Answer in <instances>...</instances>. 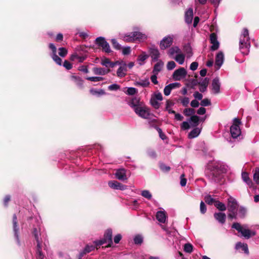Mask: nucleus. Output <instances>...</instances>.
Masks as SVG:
<instances>
[{
  "mask_svg": "<svg viewBox=\"0 0 259 259\" xmlns=\"http://www.w3.org/2000/svg\"><path fill=\"white\" fill-rule=\"evenodd\" d=\"M134 240L135 244H140L143 242V237L141 235H137L135 237Z\"/></svg>",
  "mask_w": 259,
  "mask_h": 259,
  "instance_id": "obj_53",
  "label": "nucleus"
},
{
  "mask_svg": "<svg viewBox=\"0 0 259 259\" xmlns=\"http://www.w3.org/2000/svg\"><path fill=\"white\" fill-rule=\"evenodd\" d=\"M241 176L243 181L249 187H252L253 183L251 179L249 178L248 173L246 172H242Z\"/></svg>",
  "mask_w": 259,
  "mask_h": 259,
  "instance_id": "obj_27",
  "label": "nucleus"
},
{
  "mask_svg": "<svg viewBox=\"0 0 259 259\" xmlns=\"http://www.w3.org/2000/svg\"><path fill=\"white\" fill-rule=\"evenodd\" d=\"M150 56L151 57L153 61H158L160 57V53L158 49L155 46H152L149 50Z\"/></svg>",
  "mask_w": 259,
  "mask_h": 259,
  "instance_id": "obj_11",
  "label": "nucleus"
},
{
  "mask_svg": "<svg viewBox=\"0 0 259 259\" xmlns=\"http://www.w3.org/2000/svg\"><path fill=\"white\" fill-rule=\"evenodd\" d=\"M173 39V35H168L164 37L160 42V49L161 50H164L169 47L172 44Z\"/></svg>",
  "mask_w": 259,
  "mask_h": 259,
  "instance_id": "obj_10",
  "label": "nucleus"
},
{
  "mask_svg": "<svg viewBox=\"0 0 259 259\" xmlns=\"http://www.w3.org/2000/svg\"><path fill=\"white\" fill-rule=\"evenodd\" d=\"M187 74L186 70L183 67H181L174 72L172 78L175 80L179 81L185 78L186 77Z\"/></svg>",
  "mask_w": 259,
  "mask_h": 259,
  "instance_id": "obj_8",
  "label": "nucleus"
},
{
  "mask_svg": "<svg viewBox=\"0 0 259 259\" xmlns=\"http://www.w3.org/2000/svg\"><path fill=\"white\" fill-rule=\"evenodd\" d=\"M138 92L137 89L133 87H129L127 88L126 94L128 95H134Z\"/></svg>",
  "mask_w": 259,
  "mask_h": 259,
  "instance_id": "obj_48",
  "label": "nucleus"
},
{
  "mask_svg": "<svg viewBox=\"0 0 259 259\" xmlns=\"http://www.w3.org/2000/svg\"><path fill=\"white\" fill-rule=\"evenodd\" d=\"M212 91L214 94H218L220 92L221 83L218 77L214 78L212 81Z\"/></svg>",
  "mask_w": 259,
  "mask_h": 259,
  "instance_id": "obj_14",
  "label": "nucleus"
},
{
  "mask_svg": "<svg viewBox=\"0 0 259 259\" xmlns=\"http://www.w3.org/2000/svg\"><path fill=\"white\" fill-rule=\"evenodd\" d=\"M150 84V81L148 78L144 79H141L135 82V85L138 87L143 88L148 87Z\"/></svg>",
  "mask_w": 259,
  "mask_h": 259,
  "instance_id": "obj_26",
  "label": "nucleus"
},
{
  "mask_svg": "<svg viewBox=\"0 0 259 259\" xmlns=\"http://www.w3.org/2000/svg\"><path fill=\"white\" fill-rule=\"evenodd\" d=\"M90 93L94 96H100L105 95V92L103 89L96 90L95 89H91L90 90Z\"/></svg>",
  "mask_w": 259,
  "mask_h": 259,
  "instance_id": "obj_37",
  "label": "nucleus"
},
{
  "mask_svg": "<svg viewBox=\"0 0 259 259\" xmlns=\"http://www.w3.org/2000/svg\"><path fill=\"white\" fill-rule=\"evenodd\" d=\"M171 90V89L169 87L168 85H166L163 90L164 95L166 96L169 95Z\"/></svg>",
  "mask_w": 259,
  "mask_h": 259,
  "instance_id": "obj_64",
  "label": "nucleus"
},
{
  "mask_svg": "<svg viewBox=\"0 0 259 259\" xmlns=\"http://www.w3.org/2000/svg\"><path fill=\"white\" fill-rule=\"evenodd\" d=\"M112 231L111 229H108L105 234L104 239L106 242V243L108 244L107 245V247H110L111 245L113 244L112 242Z\"/></svg>",
  "mask_w": 259,
  "mask_h": 259,
  "instance_id": "obj_18",
  "label": "nucleus"
},
{
  "mask_svg": "<svg viewBox=\"0 0 259 259\" xmlns=\"http://www.w3.org/2000/svg\"><path fill=\"white\" fill-rule=\"evenodd\" d=\"M184 250L186 252L191 253L193 251V246L190 243H186L184 245Z\"/></svg>",
  "mask_w": 259,
  "mask_h": 259,
  "instance_id": "obj_47",
  "label": "nucleus"
},
{
  "mask_svg": "<svg viewBox=\"0 0 259 259\" xmlns=\"http://www.w3.org/2000/svg\"><path fill=\"white\" fill-rule=\"evenodd\" d=\"M93 72L96 75H104L110 72L109 69H104L100 67H95L93 68Z\"/></svg>",
  "mask_w": 259,
  "mask_h": 259,
  "instance_id": "obj_23",
  "label": "nucleus"
},
{
  "mask_svg": "<svg viewBox=\"0 0 259 259\" xmlns=\"http://www.w3.org/2000/svg\"><path fill=\"white\" fill-rule=\"evenodd\" d=\"M206 209H206V205L203 201H201L200 202V210L201 213L202 214L205 213L206 211Z\"/></svg>",
  "mask_w": 259,
  "mask_h": 259,
  "instance_id": "obj_60",
  "label": "nucleus"
},
{
  "mask_svg": "<svg viewBox=\"0 0 259 259\" xmlns=\"http://www.w3.org/2000/svg\"><path fill=\"white\" fill-rule=\"evenodd\" d=\"M86 79L90 80L91 81L97 82L103 80L104 79V78L100 76H92L86 77Z\"/></svg>",
  "mask_w": 259,
  "mask_h": 259,
  "instance_id": "obj_45",
  "label": "nucleus"
},
{
  "mask_svg": "<svg viewBox=\"0 0 259 259\" xmlns=\"http://www.w3.org/2000/svg\"><path fill=\"white\" fill-rule=\"evenodd\" d=\"M163 65V62L162 61L159 60L158 61V62H157V63H156L154 66L152 71L153 73L158 74V73L162 70Z\"/></svg>",
  "mask_w": 259,
  "mask_h": 259,
  "instance_id": "obj_25",
  "label": "nucleus"
},
{
  "mask_svg": "<svg viewBox=\"0 0 259 259\" xmlns=\"http://www.w3.org/2000/svg\"><path fill=\"white\" fill-rule=\"evenodd\" d=\"M135 112L140 117L144 119H148L150 115L149 109L144 103L139 107L136 108Z\"/></svg>",
  "mask_w": 259,
  "mask_h": 259,
  "instance_id": "obj_7",
  "label": "nucleus"
},
{
  "mask_svg": "<svg viewBox=\"0 0 259 259\" xmlns=\"http://www.w3.org/2000/svg\"><path fill=\"white\" fill-rule=\"evenodd\" d=\"M176 66V64L175 62L173 61H171L168 62V63L167 64L166 67H167V70H172L173 69H174L175 68Z\"/></svg>",
  "mask_w": 259,
  "mask_h": 259,
  "instance_id": "obj_55",
  "label": "nucleus"
},
{
  "mask_svg": "<svg viewBox=\"0 0 259 259\" xmlns=\"http://www.w3.org/2000/svg\"><path fill=\"white\" fill-rule=\"evenodd\" d=\"M235 248L237 250L241 249L246 254H248L249 252L247 245L245 243H242L241 242L237 243L235 246Z\"/></svg>",
  "mask_w": 259,
  "mask_h": 259,
  "instance_id": "obj_30",
  "label": "nucleus"
},
{
  "mask_svg": "<svg viewBox=\"0 0 259 259\" xmlns=\"http://www.w3.org/2000/svg\"><path fill=\"white\" fill-rule=\"evenodd\" d=\"M160 168L162 171L164 172H168L169 171L170 168L169 166L166 165L163 163H161L160 164Z\"/></svg>",
  "mask_w": 259,
  "mask_h": 259,
  "instance_id": "obj_63",
  "label": "nucleus"
},
{
  "mask_svg": "<svg viewBox=\"0 0 259 259\" xmlns=\"http://www.w3.org/2000/svg\"><path fill=\"white\" fill-rule=\"evenodd\" d=\"M42 246H40V248L38 246H36V259H44V255L41 251Z\"/></svg>",
  "mask_w": 259,
  "mask_h": 259,
  "instance_id": "obj_41",
  "label": "nucleus"
},
{
  "mask_svg": "<svg viewBox=\"0 0 259 259\" xmlns=\"http://www.w3.org/2000/svg\"><path fill=\"white\" fill-rule=\"evenodd\" d=\"M201 132L200 128L198 127H196L194 128L192 131L190 132V133L188 135V138L189 139H193L197 136L200 134Z\"/></svg>",
  "mask_w": 259,
  "mask_h": 259,
  "instance_id": "obj_34",
  "label": "nucleus"
},
{
  "mask_svg": "<svg viewBox=\"0 0 259 259\" xmlns=\"http://www.w3.org/2000/svg\"><path fill=\"white\" fill-rule=\"evenodd\" d=\"M17 216L15 214H14L13 216V230L14 232V236L17 240V242L18 244H20V240L19 238L18 235V231L19 227L17 225Z\"/></svg>",
  "mask_w": 259,
  "mask_h": 259,
  "instance_id": "obj_16",
  "label": "nucleus"
},
{
  "mask_svg": "<svg viewBox=\"0 0 259 259\" xmlns=\"http://www.w3.org/2000/svg\"><path fill=\"white\" fill-rule=\"evenodd\" d=\"M156 218L158 222L164 223L166 219V213L164 211H158L156 214Z\"/></svg>",
  "mask_w": 259,
  "mask_h": 259,
  "instance_id": "obj_21",
  "label": "nucleus"
},
{
  "mask_svg": "<svg viewBox=\"0 0 259 259\" xmlns=\"http://www.w3.org/2000/svg\"><path fill=\"white\" fill-rule=\"evenodd\" d=\"M59 51V55L62 57H65L67 54V50L64 48H60Z\"/></svg>",
  "mask_w": 259,
  "mask_h": 259,
  "instance_id": "obj_54",
  "label": "nucleus"
},
{
  "mask_svg": "<svg viewBox=\"0 0 259 259\" xmlns=\"http://www.w3.org/2000/svg\"><path fill=\"white\" fill-rule=\"evenodd\" d=\"M228 166L222 161H217L213 163L210 170V177L212 181L218 182L222 178V174L226 172Z\"/></svg>",
  "mask_w": 259,
  "mask_h": 259,
  "instance_id": "obj_1",
  "label": "nucleus"
},
{
  "mask_svg": "<svg viewBox=\"0 0 259 259\" xmlns=\"http://www.w3.org/2000/svg\"><path fill=\"white\" fill-rule=\"evenodd\" d=\"M241 124L240 120L235 118L234 119L233 123L230 127V133L233 139H236L241 135V130L240 128V124Z\"/></svg>",
  "mask_w": 259,
  "mask_h": 259,
  "instance_id": "obj_5",
  "label": "nucleus"
},
{
  "mask_svg": "<svg viewBox=\"0 0 259 259\" xmlns=\"http://www.w3.org/2000/svg\"><path fill=\"white\" fill-rule=\"evenodd\" d=\"M150 104L155 109H157L160 107V104L159 101L155 100L154 98L151 97L150 99Z\"/></svg>",
  "mask_w": 259,
  "mask_h": 259,
  "instance_id": "obj_42",
  "label": "nucleus"
},
{
  "mask_svg": "<svg viewBox=\"0 0 259 259\" xmlns=\"http://www.w3.org/2000/svg\"><path fill=\"white\" fill-rule=\"evenodd\" d=\"M149 55L146 52H143L142 54L138 56L137 61L140 65H143L144 64V61L148 58Z\"/></svg>",
  "mask_w": 259,
  "mask_h": 259,
  "instance_id": "obj_32",
  "label": "nucleus"
},
{
  "mask_svg": "<svg viewBox=\"0 0 259 259\" xmlns=\"http://www.w3.org/2000/svg\"><path fill=\"white\" fill-rule=\"evenodd\" d=\"M135 32H132L124 34L123 36V40L126 42L135 41Z\"/></svg>",
  "mask_w": 259,
  "mask_h": 259,
  "instance_id": "obj_24",
  "label": "nucleus"
},
{
  "mask_svg": "<svg viewBox=\"0 0 259 259\" xmlns=\"http://www.w3.org/2000/svg\"><path fill=\"white\" fill-rule=\"evenodd\" d=\"M135 32V41H144L147 38V35L145 34L142 33L140 32Z\"/></svg>",
  "mask_w": 259,
  "mask_h": 259,
  "instance_id": "obj_35",
  "label": "nucleus"
},
{
  "mask_svg": "<svg viewBox=\"0 0 259 259\" xmlns=\"http://www.w3.org/2000/svg\"><path fill=\"white\" fill-rule=\"evenodd\" d=\"M193 18V9L189 8L185 13V21L188 24H191Z\"/></svg>",
  "mask_w": 259,
  "mask_h": 259,
  "instance_id": "obj_17",
  "label": "nucleus"
},
{
  "mask_svg": "<svg viewBox=\"0 0 259 259\" xmlns=\"http://www.w3.org/2000/svg\"><path fill=\"white\" fill-rule=\"evenodd\" d=\"M205 201L208 204H212L213 203H215V200L212 198L210 195H207L204 198Z\"/></svg>",
  "mask_w": 259,
  "mask_h": 259,
  "instance_id": "obj_51",
  "label": "nucleus"
},
{
  "mask_svg": "<svg viewBox=\"0 0 259 259\" xmlns=\"http://www.w3.org/2000/svg\"><path fill=\"white\" fill-rule=\"evenodd\" d=\"M111 42L112 44V45L113 47L116 49V50H120L121 48L120 45L119 44V43L117 41V40L115 39H111Z\"/></svg>",
  "mask_w": 259,
  "mask_h": 259,
  "instance_id": "obj_59",
  "label": "nucleus"
},
{
  "mask_svg": "<svg viewBox=\"0 0 259 259\" xmlns=\"http://www.w3.org/2000/svg\"><path fill=\"white\" fill-rule=\"evenodd\" d=\"M185 58V55L182 52L176 55L175 57H172L180 65H182L184 63Z\"/></svg>",
  "mask_w": 259,
  "mask_h": 259,
  "instance_id": "obj_33",
  "label": "nucleus"
},
{
  "mask_svg": "<svg viewBox=\"0 0 259 259\" xmlns=\"http://www.w3.org/2000/svg\"><path fill=\"white\" fill-rule=\"evenodd\" d=\"M32 234L37 243L36 246L40 248V246H42L43 240L46 239V234L41 231L40 228H34L33 229Z\"/></svg>",
  "mask_w": 259,
  "mask_h": 259,
  "instance_id": "obj_6",
  "label": "nucleus"
},
{
  "mask_svg": "<svg viewBox=\"0 0 259 259\" xmlns=\"http://www.w3.org/2000/svg\"><path fill=\"white\" fill-rule=\"evenodd\" d=\"M189 99L188 97H184L181 99V103L184 107H187L189 103Z\"/></svg>",
  "mask_w": 259,
  "mask_h": 259,
  "instance_id": "obj_57",
  "label": "nucleus"
},
{
  "mask_svg": "<svg viewBox=\"0 0 259 259\" xmlns=\"http://www.w3.org/2000/svg\"><path fill=\"white\" fill-rule=\"evenodd\" d=\"M215 206L221 211H225L226 209V205L219 201H215Z\"/></svg>",
  "mask_w": 259,
  "mask_h": 259,
  "instance_id": "obj_40",
  "label": "nucleus"
},
{
  "mask_svg": "<svg viewBox=\"0 0 259 259\" xmlns=\"http://www.w3.org/2000/svg\"><path fill=\"white\" fill-rule=\"evenodd\" d=\"M72 78L74 80L76 84L79 88H82L83 87V80L79 76H72Z\"/></svg>",
  "mask_w": 259,
  "mask_h": 259,
  "instance_id": "obj_38",
  "label": "nucleus"
},
{
  "mask_svg": "<svg viewBox=\"0 0 259 259\" xmlns=\"http://www.w3.org/2000/svg\"><path fill=\"white\" fill-rule=\"evenodd\" d=\"M246 213V209L243 207H240L238 209V212H237V216L240 218H243Z\"/></svg>",
  "mask_w": 259,
  "mask_h": 259,
  "instance_id": "obj_43",
  "label": "nucleus"
},
{
  "mask_svg": "<svg viewBox=\"0 0 259 259\" xmlns=\"http://www.w3.org/2000/svg\"><path fill=\"white\" fill-rule=\"evenodd\" d=\"M250 47L248 30L246 28H244L239 40V49L242 54L244 55H247L249 52Z\"/></svg>",
  "mask_w": 259,
  "mask_h": 259,
  "instance_id": "obj_2",
  "label": "nucleus"
},
{
  "mask_svg": "<svg viewBox=\"0 0 259 259\" xmlns=\"http://www.w3.org/2000/svg\"><path fill=\"white\" fill-rule=\"evenodd\" d=\"M156 128L158 132L160 138L163 140L166 139V136L163 133L162 130L158 127H156Z\"/></svg>",
  "mask_w": 259,
  "mask_h": 259,
  "instance_id": "obj_62",
  "label": "nucleus"
},
{
  "mask_svg": "<svg viewBox=\"0 0 259 259\" xmlns=\"http://www.w3.org/2000/svg\"><path fill=\"white\" fill-rule=\"evenodd\" d=\"M210 42L212 44L211 46V50L215 51L219 49L220 44L218 40L217 34L212 33L210 35Z\"/></svg>",
  "mask_w": 259,
  "mask_h": 259,
  "instance_id": "obj_12",
  "label": "nucleus"
},
{
  "mask_svg": "<svg viewBox=\"0 0 259 259\" xmlns=\"http://www.w3.org/2000/svg\"><path fill=\"white\" fill-rule=\"evenodd\" d=\"M141 194L143 197L147 198L148 200H150L152 198V194L150 192V191L148 190H143L141 192Z\"/></svg>",
  "mask_w": 259,
  "mask_h": 259,
  "instance_id": "obj_44",
  "label": "nucleus"
},
{
  "mask_svg": "<svg viewBox=\"0 0 259 259\" xmlns=\"http://www.w3.org/2000/svg\"><path fill=\"white\" fill-rule=\"evenodd\" d=\"M232 228L235 229L238 232L241 233L242 235L245 238H249L251 236L255 234L254 232H252L250 230L246 229V226H242L239 223H235L232 225Z\"/></svg>",
  "mask_w": 259,
  "mask_h": 259,
  "instance_id": "obj_4",
  "label": "nucleus"
},
{
  "mask_svg": "<svg viewBox=\"0 0 259 259\" xmlns=\"http://www.w3.org/2000/svg\"><path fill=\"white\" fill-rule=\"evenodd\" d=\"M95 249V246L93 245H87L83 251L79 253V259H81L82 257L86 253H89Z\"/></svg>",
  "mask_w": 259,
  "mask_h": 259,
  "instance_id": "obj_28",
  "label": "nucleus"
},
{
  "mask_svg": "<svg viewBox=\"0 0 259 259\" xmlns=\"http://www.w3.org/2000/svg\"><path fill=\"white\" fill-rule=\"evenodd\" d=\"M52 58L53 59V60L59 65H61L62 64V60L59 57L57 54H52Z\"/></svg>",
  "mask_w": 259,
  "mask_h": 259,
  "instance_id": "obj_49",
  "label": "nucleus"
},
{
  "mask_svg": "<svg viewBox=\"0 0 259 259\" xmlns=\"http://www.w3.org/2000/svg\"><path fill=\"white\" fill-rule=\"evenodd\" d=\"M181 52V50L178 47H171L168 51V55L171 58L173 57L174 55H177Z\"/></svg>",
  "mask_w": 259,
  "mask_h": 259,
  "instance_id": "obj_36",
  "label": "nucleus"
},
{
  "mask_svg": "<svg viewBox=\"0 0 259 259\" xmlns=\"http://www.w3.org/2000/svg\"><path fill=\"white\" fill-rule=\"evenodd\" d=\"M238 207V205L236 199L230 197L228 199V210L229 211L228 217L230 219H237Z\"/></svg>",
  "mask_w": 259,
  "mask_h": 259,
  "instance_id": "obj_3",
  "label": "nucleus"
},
{
  "mask_svg": "<svg viewBox=\"0 0 259 259\" xmlns=\"http://www.w3.org/2000/svg\"><path fill=\"white\" fill-rule=\"evenodd\" d=\"M199 90L201 92H204L206 90L208 84V79L205 78L201 81L199 82Z\"/></svg>",
  "mask_w": 259,
  "mask_h": 259,
  "instance_id": "obj_29",
  "label": "nucleus"
},
{
  "mask_svg": "<svg viewBox=\"0 0 259 259\" xmlns=\"http://www.w3.org/2000/svg\"><path fill=\"white\" fill-rule=\"evenodd\" d=\"M211 104L210 101L208 99H204L203 100H201V101L200 102V105L202 106H207Z\"/></svg>",
  "mask_w": 259,
  "mask_h": 259,
  "instance_id": "obj_61",
  "label": "nucleus"
},
{
  "mask_svg": "<svg viewBox=\"0 0 259 259\" xmlns=\"http://www.w3.org/2000/svg\"><path fill=\"white\" fill-rule=\"evenodd\" d=\"M96 44L102 48L103 50L106 53H109L111 52L109 44L105 40L103 37H98L96 39Z\"/></svg>",
  "mask_w": 259,
  "mask_h": 259,
  "instance_id": "obj_9",
  "label": "nucleus"
},
{
  "mask_svg": "<svg viewBox=\"0 0 259 259\" xmlns=\"http://www.w3.org/2000/svg\"><path fill=\"white\" fill-rule=\"evenodd\" d=\"M194 112L195 111L192 108H187L184 110V113L187 116L192 115L194 113Z\"/></svg>",
  "mask_w": 259,
  "mask_h": 259,
  "instance_id": "obj_52",
  "label": "nucleus"
},
{
  "mask_svg": "<svg viewBox=\"0 0 259 259\" xmlns=\"http://www.w3.org/2000/svg\"><path fill=\"white\" fill-rule=\"evenodd\" d=\"M143 104L144 103L143 102H141L140 99L137 97L133 98L129 102L130 106L132 107L134 110Z\"/></svg>",
  "mask_w": 259,
  "mask_h": 259,
  "instance_id": "obj_19",
  "label": "nucleus"
},
{
  "mask_svg": "<svg viewBox=\"0 0 259 259\" xmlns=\"http://www.w3.org/2000/svg\"><path fill=\"white\" fill-rule=\"evenodd\" d=\"M253 180L256 184H259V168H255L253 174Z\"/></svg>",
  "mask_w": 259,
  "mask_h": 259,
  "instance_id": "obj_46",
  "label": "nucleus"
},
{
  "mask_svg": "<svg viewBox=\"0 0 259 259\" xmlns=\"http://www.w3.org/2000/svg\"><path fill=\"white\" fill-rule=\"evenodd\" d=\"M214 217L221 224H224L226 221V215L225 213L218 212L214 214Z\"/></svg>",
  "mask_w": 259,
  "mask_h": 259,
  "instance_id": "obj_22",
  "label": "nucleus"
},
{
  "mask_svg": "<svg viewBox=\"0 0 259 259\" xmlns=\"http://www.w3.org/2000/svg\"><path fill=\"white\" fill-rule=\"evenodd\" d=\"M126 72V64L121 66L117 70V75L119 77H122L125 76Z\"/></svg>",
  "mask_w": 259,
  "mask_h": 259,
  "instance_id": "obj_31",
  "label": "nucleus"
},
{
  "mask_svg": "<svg viewBox=\"0 0 259 259\" xmlns=\"http://www.w3.org/2000/svg\"><path fill=\"white\" fill-rule=\"evenodd\" d=\"M154 98L155 100H158L159 101H161L163 100L162 95L160 92H156L155 93L152 97Z\"/></svg>",
  "mask_w": 259,
  "mask_h": 259,
  "instance_id": "obj_50",
  "label": "nucleus"
},
{
  "mask_svg": "<svg viewBox=\"0 0 259 259\" xmlns=\"http://www.w3.org/2000/svg\"><path fill=\"white\" fill-rule=\"evenodd\" d=\"M224 56L223 52H219L215 57V66L217 70H219L224 62Z\"/></svg>",
  "mask_w": 259,
  "mask_h": 259,
  "instance_id": "obj_15",
  "label": "nucleus"
},
{
  "mask_svg": "<svg viewBox=\"0 0 259 259\" xmlns=\"http://www.w3.org/2000/svg\"><path fill=\"white\" fill-rule=\"evenodd\" d=\"M108 89L110 91H117L120 89V86L117 84L114 83L109 85Z\"/></svg>",
  "mask_w": 259,
  "mask_h": 259,
  "instance_id": "obj_56",
  "label": "nucleus"
},
{
  "mask_svg": "<svg viewBox=\"0 0 259 259\" xmlns=\"http://www.w3.org/2000/svg\"><path fill=\"white\" fill-rule=\"evenodd\" d=\"M131 52V49L130 47H123L122 50V53L124 55H127Z\"/></svg>",
  "mask_w": 259,
  "mask_h": 259,
  "instance_id": "obj_58",
  "label": "nucleus"
},
{
  "mask_svg": "<svg viewBox=\"0 0 259 259\" xmlns=\"http://www.w3.org/2000/svg\"><path fill=\"white\" fill-rule=\"evenodd\" d=\"M115 176L119 180L123 181L127 179L126 171L123 168L118 169L115 173Z\"/></svg>",
  "mask_w": 259,
  "mask_h": 259,
  "instance_id": "obj_20",
  "label": "nucleus"
},
{
  "mask_svg": "<svg viewBox=\"0 0 259 259\" xmlns=\"http://www.w3.org/2000/svg\"><path fill=\"white\" fill-rule=\"evenodd\" d=\"M108 185L111 188L115 190H124L127 188L126 186L123 185L116 181H109L108 182Z\"/></svg>",
  "mask_w": 259,
  "mask_h": 259,
  "instance_id": "obj_13",
  "label": "nucleus"
},
{
  "mask_svg": "<svg viewBox=\"0 0 259 259\" xmlns=\"http://www.w3.org/2000/svg\"><path fill=\"white\" fill-rule=\"evenodd\" d=\"M199 117L197 115H193L190 118V122H191L192 126H196L198 125Z\"/></svg>",
  "mask_w": 259,
  "mask_h": 259,
  "instance_id": "obj_39",
  "label": "nucleus"
}]
</instances>
